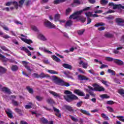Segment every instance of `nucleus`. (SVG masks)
Here are the masks:
<instances>
[{
  "mask_svg": "<svg viewBox=\"0 0 124 124\" xmlns=\"http://www.w3.org/2000/svg\"><path fill=\"white\" fill-rule=\"evenodd\" d=\"M64 94H66V95H64L63 97L67 102H71V101H72L73 100H78V97L68 90H65L64 91Z\"/></svg>",
  "mask_w": 124,
  "mask_h": 124,
  "instance_id": "1",
  "label": "nucleus"
},
{
  "mask_svg": "<svg viewBox=\"0 0 124 124\" xmlns=\"http://www.w3.org/2000/svg\"><path fill=\"white\" fill-rule=\"evenodd\" d=\"M52 80L54 82L55 84H57V85L62 86L63 87H69V86H70V84L66 82L57 76H52Z\"/></svg>",
  "mask_w": 124,
  "mask_h": 124,
  "instance_id": "2",
  "label": "nucleus"
},
{
  "mask_svg": "<svg viewBox=\"0 0 124 124\" xmlns=\"http://www.w3.org/2000/svg\"><path fill=\"white\" fill-rule=\"evenodd\" d=\"M64 107L66 110H67L69 112H72V113H75V112H77V111H80L81 113L83 114H84L85 115H87L88 116H91V114L89 113V111L87 110H85L82 109H77L76 110L73 109L72 107L70 106H67V105H65L64 106Z\"/></svg>",
  "mask_w": 124,
  "mask_h": 124,
  "instance_id": "3",
  "label": "nucleus"
},
{
  "mask_svg": "<svg viewBox=\"0 0 124 124\" xmlns=\"http://www.w3.org/2000/svg\"><path fill=\"white\" fill-rule=\"evenodd\" d=\"M88 89H85L86 92L87 93H89L91 95V96H93V97H94L95 96V94L93 93V91H95L93 88L88 86Z\"/></svg>",
  "mask_w": 124,
  "mask_h": 124,
  "instance_id": "4",
  "label": "nucleus"
},
{
  "mask_svg": "<svg viewBox=\"0 0 124 124\" xmlns=\"http://www.w3.org/2000/svg\"><path fill=\"white\" fill-rule=\"evenodd\" d=\"M82 13L83 11H79L75 12L74 14L70 16L69 19H73L74 20H75V19H78L79 16H78L77 15H81V14H82Z\"/></svg>",
  "mask_w": 124,
  "mask_h": 124,
  "instance_id": "5",
  "label": "nucleus"
},
{
  "mask_svg": "<svg viewBox=\"0 0 124 124\" xmlns=\"http://www.w3.org/2000/svg\"><path fill=\"white\" fill-rule=\"evenodd\" d=\"M93 87H94V90L96 92H104V91H105V89H104V88L96 84H94L93 85Z\"/></svg>",
  "mask_w": 124,
  "mask_h": 124,
  "instance_id": "6",
  "label": "nucleus"
},
{
  "mask_svg": "<svg viewBox=\"0 0 124 124\" xmlns=\"http://www.w3.org/2000/svg\"><path fill=\"white\" fill-rule=\"evenodd\" d=\"M45 25L46 26L47 28H49V29H55L56 28V26H55V25H54L51 22H50L47 20H46L45 21Z\"/></svg>",
  "mask_w": 124,
  "mask_h": 124,
  "instance_id": "7",
  "label": "nucleus"
},
{
  "mask_svg": "<svg viewBox=\"0 0 124 124\" xmlns=\"http://www.w3.org/2000/svg\"><path fill=\"white\" fill-rule=\"evenodd\" d=\"M116 22L118 26L124 27V20L123 18H117L115 19Z\"/></svg>",
  "mask_w": 124,
  "mask_h": 124,
  "instance_id": "8",
  "label": "nucleus"
},
{
  "mask_svg": "<svg viewBox=\"0 0 124 124\" xmlns=\"http://www.w3.org/2000/svg\"><path fill=\"white\" fill-rule=\"evenodd\" d=\"M22 63L25 68H26L28 71H29L30 73L32 71V69L31 68V66L28 65L29 63H30L29 62H27V61H22Z\"/></svg>",
  "mask_w": 124,
  "mask_h": 124,
  "instance_id": "9",
  "label": "nucleus"
},
{
  "mask_svg": "<svg viewBox=\"0 0 124 124\" xmlns=\"http://www.w3.org/2000/svg\"><path fill=\"white\" fill-rule=\"evenodd\" d=\"M78 79L79 81H91V79L88 77L82 75H78Z\"/></svg>",
  "mask_w": 124,
  "mask_h": 124,
  "instance_id": "10",
  "label": "nucleus"
},
{
  "mask_svg": "<svg viewBox=\"0 0 124 124\" xmlns=\"http://www.w3.org/2000/svg\"><path fill=\"white\" fill-rule=\"evenodd\" d=\"M5 112L9 118L10 119H12V118H13V113L12 112V111L10 110V109L7 108L5 110Z\"/></svg>",
  "mask_w": 124,
  "mask_h": 124,
  "instance_id": "11",
  "label": "nucleus"
},
{
  "mask_svg": "<svg viewBox=\"0 0 124 124\" xmlns=\"http://www.w3.org/2000/svg\"><path fill=\"white\" fill-rule=\"evenodd\" d=\"M20 50L25 52V53L28 54V56H29L30 57L31 56V51L28 48H27V47L24 46L21 47H20Z\"/></svg>",
  "mask_w": 124,
  "mask_h": 124,
  "instance_id": "12",
  "label": "nucleus"
},
{
  "mask_svg": "<svg viewBox=\"0 0 124 124\" xmlns=\"http://www.w3.org/2000/svg\"><path fill=\"white\" fill-rule=\"evenodd\" d=\"M74 93H76V94H78L80 96H85V93H84L83 92L80 91V90H75L74 92Z\"/></svg>",
  "mask_w": 124,
  "mask_h": 124,
  "instance_id": "13",
  "label": "nucleus"
},
{
  "mask_svg": "<svg viewBox=\"0 0 124 124\" xmlns=\"http://www.w3.org/2000/svg\"><path fill=\"white\" fill-rule=\"evenodd\" d=\"M114 62L116 63V64H118V65L120 66L124 65V62L119 59H114Z\"/></svg>",
  "mask_w": 124,
  "mask_h": 124,
  "instance_id": "14",
  "label": "nucleus"
},
{
  "mask_svg": "<svg viewBox=\"0 0 124 124\" xmlns=\"http://www.w3.org/2000/svg\"><path fill=\"white\" fill-rule=\"evenodd\" d=\"M39 50H41V51H44L45 52V53H47V54H53L52 52L47 50L46 49V48L44 46L40 47L39 48Z\"/></svg>",
  "mask_w": 124,
  "mask_h": 124,
  "instance_id": "15",
  "label": "nucleus"
},
{
  "mask_svg": "<svg viewBox=\"0 0 124 124\" xmlns=\"http://www.w3.org/2000/svg\"><path fill=\"white\" fill-rule=\"evenodd\" d=\"M73 24V22L71 20H68L66 22L64 27L66 28H67L68 27H71Z\"/></svg>",
  "mask_w": 124,
  "mask_h": 124,
  "instance_id": "16",
  "label": "nucleus"
},
{
  "mask_svg": "<svg viewBox=\"0 0 124 124\" xmlns=\"http://www.w3.org/2000/svg\"><path fill=\"white\" fill-rule=\"evenodd\" d=\"M49 93L51 94H52L53 96L55 97H58V98H60L61 97V94L60 93H58L54 91H49Z\"/></svg>",
  "mask_w": 124,
  "mask_h": 124,
  "instance_id": "17",
  "label": "nucleus"
},
{
  "mask_svg": "<svg viewBox=\"0 0 124 124\" xmlns=\"http://www.w3.org/2000/svg\"><path fill=\"white\" fill-rule=\"evenodd\" d=\"M39 39L42 41H47V38L44 36L42 34H39L38 36Z\"/></svg>",
  "mask_w": 124,
  "mask_h": 124,
  "instance_id": "18",
  "label": "nucleus"
},
{
  "mask_svg": "<svg viewBox=\"0 0 124 124\" xmlns=\"http://www.w3.org/2000/svg\"><path fill=\"white\" fill-rule=\"evenodd\" d=\"M39 75V78H50V75L45 74L44 73H41Z\"/></svg>",
  "mask_w": 124,
  "mask_h": 124,
  "instance_id": "19",
  "label": "nucleus"
},
{
  "mask_svg": "<svg viewBox=\"0 0 124 124\" xmlns=\"http://www.w3.org/2000/svg\"><path fill=\"white\" fill-rule=\"evenodd\" d=\"M21 40L22 41H24V42H25V43H27V44H31V43H32V41L31 39H28L24 38H21Z\"/></svg>",
  "mask_w": 124,
  "mask_h": 124,
  "instance_id": "20",
  "label": "nucleus"
},
{
  "mask_svg": "<svg viewBox=\"0 0 124 124\" xmlns=\"http://www.w3.org/2000/svg\"><path fill=\"white\" fill-rule=\"evenodd\" d=\"M79 64L80 65H82L83 68H87V67H88V63H85L82 60L79 62Z\"/></svg>",
  "mask_w": 124,
  "mask_h": 124,
  "instance_id": "21",
  "label": "nucleus"
},
{
  "mask_svg": "<svg viewBox=\"0 0 124 124\" xmlns=\"http://www.w3.org/2000/svg\"><path fill=\"white\" fill-rule=\"evenodd\" d=\"M2 92H4L6 93H8V94H10L11 93V91H10V89L6 87H3L2 88Z\"/></svg>",
  "mask_w": 124,
  "mask_h": 124,
  "instance_id": "22",
  "label": "nucleus"
},
{
  "mask_svg": "<svg viewBox=\"0 0 124 124\" xmlns=\"http://www.w3.org/2000/svg\"><path fill=\"white\" fill-rule=\"evenodd\" d=\"M62 66L63 67H64V68H66L67 69H70V70L72 69V66L68 64L63 63L62 64Z\"/></svg>",
  "mask_w": 124,
  "mask_h": 124,
  "instance_id": "23",
  "label": "nucleus"
},
{
  "mask_svg": "<svg viewBox=\"0 0 124 124\" xmlns=\"http://www.w3.org/2000/svg\"><path fill=\"white\" fill-rule=\"evenodd\" d=\"M81 4V2L79 0H74V2L72 4V6H76Z\"/></svg>",
  "mask_w": 124,
  "mask_h": 124,
  "instance_id": "24",
  "label": "nucleus"
},
{
  "mask_svg": "<svg viewBox=\"0 0 124 124\" xmlns=\"http://www.w3.org/2000/svg\"><path fill=\"white\" fill-rule=\"evenodd\" d=\"M0 60L2 61V62H5L8 61V59L3 56V55H1V54L0 53Z\"/></svg>",
  "mask_w": 124,
  "mask_h": 124,
  "instance_id": "25",
  "label": "nucleus"
},
{
  "mask_svg": "<svg viewBox=\"0 0 124 124\" xmlns=\"http://www.w3.org/2000/svg\"><path fill=\"white\" fill-rule=\"evenodd\" d=\"M6 69L3 67L0 66V75H2L4 73H5Z\"/></svg>",
  "mask_w": 124,
  "mask_h": 124,
  "instance_id": "26",
  "label": "nucleus"
},
{
  "mask_svg": "<svg viewBox=\"0 0 124 124\" xmlns=\"http://www.w3.org/2000/svg\"><path fill=\"white\" fill-rule=\"evenodd\" d=\"M51 58L53 59V61H55L56 62H61V59L55 55H52Z\"/></svg>",
  "mask_w": 124,
  "mask_h": 124,
  "instance_id": "27",
  "label": "nucleus"
},
{
  "mask_svg": "<svg viewBox=\"0 0 124 124\" xmlns=\"http://www.w3.org/2000/svg\"><path fill=\"white\" fill-rule=\"evenodd\" d=\"M61 17V15L59 14H56L54 16V21L55 22H58L60 21V18Z\"/></svg>",
  "mask_w": 124,
  "mask_h": 124,
  "instance_id": "28",
  "label": "nucleus"
},
{
  "mask_svg": "<svg viewBox=\"0 0 124 124\" xmlns=\"http://www.w3.org/2000/svg\"><path fill=\"white\" fill-rule=\"evenodd\" d=\"M121 8H122V9H124V6H122L121 4H118V5H115L113 7V9H121Z\"/></svg>",
  "mask_w": 124,
  "mask_h": 124,
  "instance_id": "29",
  "label": "nucleus"
},
{
  "mask_svg": "<svg viewBox=\"0 0 124 124\" xmlns=\"http://www.w3.org/2000/svg\"><path fill=\"white\" fill-rule=\"evenodd\" d=\"M103 26H105V23L103 22H98L97 24L94 25V27H103Z\"/></svg>",
  "mask_w": 124,
  "mask_h": 124,
  "instance_id": "30",
  "label": "nucleus"
},
{
  "mask_svg": "<svg viewBox=\"0 0 124 124\" xmlns=\"http://www.w3.org/2000/svg\"><path fill=\"white\" fill-rule=\"evenodd\" d=\"M78 19H79L80 21L82 22V23H84V22H86V18H85L82 16H78Z\"/></svg>",
  "mask_w": 124,
  "mask_h": 124,
  "instance_id": "31",
  "label": "nucleus"
},
{
  "mask_svg": "<svg viewBox=\"0 0 124 124\" xmlns=\"http://www.w3.org/2000/svg\"><path fill=\"white\" fill-rule=\"evenodd\" d=\"M123 48H124V47L123 46L117 47L116 49H114L113 50V53H114V54H119V51H118V50H122Z\"/></svg>",
  "mask_w": 124,
  "mask_h": 124,
  "instance_id": "32",
  "label": "nucleus"
},
{
  "mask_svg": "<svg viewBox=\"0 0 124 124\" xmlns=\"http://www.w3.org/2000/svg\"><path fill=\"white\" fill-rule=\"evenodd\" d=\"M26 89L30 93H31V94L33 93V89H32V88H31L30 86H27Z\"/></svg>",
  "mask_w": 124,
  "mask_h": 124,
  "instance_id": "33",
  "label": "nucleus"
},
{
  "mask_svg": "<svg viewBox=\"0 0 124 124\" xmlns=\"http://www.w3.org/2000/svg\"><path fill=\"white\" fill-rule=\"evenodd\" d=\"M47 71L50 74H59V72H57V71H56L55 70H48Z\"/></svg>",
  "mask_w": 124,
  "mask_h": 124,
  "instance_id": "34",
  "label": "nucleus"
},
{
  "mask_svg": "<svg viewBox=\"0 0 124 124\" xmlns=\"http://www.w3.org/2000/svg\"><path fill=\"white\" fill-rule=\"evenodd\" d=\"M0 48H1V49H2V50H3V51H6V52H10V53H11V51L4 46H0Z\"/></svg>",
  "mask_w": 124,
  "mask_h": 124,
  "instance_id": "35",
  "label": "nucleus"
},
{
  "mask_svg": "<svg viewBox=\"0 0 124 124\" xmlns=\"http://www.w3.org/2000/svg\"><path fill=\"white\" fill-rule=\"evenodd\" d=\"M11 70H12V71H17V70H18V66L16 65H13L11 67Z\"/></svg>",
  "mask_w": 124,
  "mask_h": 124,
  "instance_id": "36",
  "label": "nucleus"
},
{
  "mask_svg": "<svg viewBox=\"0 0 124 124\" xmlns=\"http://www.w3.org/2000/svg\"><path fill=\"white\" fill-rule=\"evenodd\" d=\"M100 3L102 5H106L108 3V0H101L100 1Z\"/></svg>",
  "mask_w": 124,
  "mask_h": 124,
  "instance_id": "37",
  "label": "nucleus"
},
{
  "mask_svg": "<svg viewBox=\"0 0 124 124\" xmlns=\"http://www.w3.org/2000/svg\"><path fill=\"white\" fill-rule=\"evenodd\" d=\"M101 116L102 118H103V119H105L106 121H108L109 120V117H108L106 114L104 113H102L101 114Z\"/></svg>",
  "mask_w": 124,
  "mask_h": 124,
  "instance_id": "38",
  "label": "nucleus"
},
{
  "mask_svg": "<svg viewBox=\"0 0 124 124\" xmlns=\"http://www.w3.org/2000/svg\"><path fill=\"white\" fill-rule=\"evenodd\" d=\"M13 4L14 5L15 8H16V9H18V7H19V3H18V2L15 1L13 2Z\"/></svg>",
  "mask_w": 124,
  "mask_h": 124,
  "instance_id": "39",
  "label": "nucleus"
},
{
  "mask_svg": "<svg viewBox=\"0 0 124 124\" xmlns=\"http://www.w3.org/2000/svg\"><path fill=\"white\" fill-rule=\"evenodd\" d=\"M69 116L71 118L72 121H73V122H78V121H79L78 119L75 118L74 116L72 115H69Z\"/></svg>",
  "mask_w": 124,
  "mask_h": 124,
  "instance_id": "40",
  "label": "nucleus"
},
{
  "mask_svg": "<svg viewBox=\"0 0 124 124\" xmlns=\"http://www.w3.org/2000/svg\"><path fill=\"white\" fill-rule=\"evenodd\" d=\"M116 118H118L119 120V121H121V122H123L124 123V116H118L116 117Z\"/></svg>",
  "mask_w": 124,
  "mask_h": 124,
  "instance_id": "41",
  "label": "nucleus"
},
{
  "mask_svg": "<svg viewBox=\"0 0 124 124\" xmlns=\"http://www.w3.org/2000/svg\"><path fill=\"white\" fill-rule=\"evenodd\" d=\"M40 120L43 124H48V120L46 119V118H41Z\"/></svg>",
  "mask_w": 124,
  "mask_h": 124,
  "instance_id": "42",
  "label": "nucleus"
},
{
  "mask_svg": "<svg viewBox=\"0 0 124 124\" xmlns=\"http://www.w3.org/2000/svg\"><path fill=\"white\" fill-rule=\"evenodd\" d=\"M35 98L38 101H41L43 100V97L38 95L36 96Z\"/></svg>",
  "mask_w": 124,
  "mask_h": 124,
  "instance_id": "43",
  "label": "nucleus"
},
{
  "mask_svg": "<svg viewBox=\"0 0 124 124\" xmlns=\"http://www.w3.org/2000/svg\"><path fill=\"white\" fill-rule=\"evenodd\" d=\"M84 32H85V30H79L78 31V33L79 35H82V34H84Z\"/></svg>",
  "mask_w": 124,
  "mask_h": 124,
  "instance_id": "44",
  "label": "nucleus"
},
{
  "mask_svg": "<svg viewBox=\"0 0 124 124\" xmlns=\"http://www.w3.org/2000/svg\"><path fill=\"white\" fill-rule=\"evenodd\" d=\"M108 73H111V75H116V73L114 71L111 69H108Z\"/></svg>",
  "mask_w": 124,
  "mask_h": 124,
  "instance_id": "45",
  "label": "nucleus"
},
{
  "mask_svg": "<svg viewBox=\"0 0 124 124\" xmlns=\"http://www.w3.org/2000/svg\"><path fill=\"white\" fill-rule=\"evenodd\" d=\"M85 14L87 18H90V17H92V16H93V15L91 12L85 13Z\"/></svg>",
  "mask_w": 124,
  "mask_h": 124,
  "instance_id": "46",
  "label": "nucleus"
},
{
  "mask_svg": "<svg viewBox=\"0 0 124 124\" xmlns=\"http://www.w3.org/2000/svg\"><path fill=\"white\" fill-rule=\"evenodd\" d=\"M100 97L102 98H110V96L107 95V94H102L100 95Z\"/></svg>",
  "mask_w": 124,
  "mask_h": 124,
  "instance_id": "47",
  "label": "nucleus"
},
{
  "mask_svg": "<svg viewBox=\"0 0 124 124\" xmlns=\"http://www.w3.org/2000/svg\"><path fill=\"white\" fill-rule=\"evenodd\" d=\"M101 82H102V84H104V85H105L106 87H109V85H108V84H107V83H108V81H104V80H102Z\"/></svg>",
  "mask_w": 124,
  "mask_h": 124,
  "instance_id": "48",
  "label": "nucleus"
},
{
  "mask_svg": "<svg viewBox=\"0 0 124 124\" xmlns=\"http://www.w3.org/2000/svg\"><path fill=\"white\" fill-rule=\"evenodd\" d=\"M105 36H106V37H112V36H113V35L110 33H107L105 34Z\"/></svg>",
  "mask_w": 124,
  "mask_h": 124,
  "instance_id": "49",
  "label": "nucleus"
},
{
  "mask_svg": "<svg viewBox=\"0 0 124 124\" xmlns=\"http://www.w3.org/2000/svg\"><path fill=\"white\" fill-rule=\"evenodd\" d=\"M106 61H108V62H112V61H114V59L113 58L111 57H106Z\"/></svg>",
  "mask_w": 124,
  "mask_h": 124,
  "instance_id": "50",
  "label": "nucleus"
},
{
  "mask_svg": "<svg viewBox=\"0 0 124 124\" xmlns=\"http://www.w3.org/2000/svg\"><path fill=\"white\" fill-rule=\"evenodd\" d=\"M107 109L109 111V112H114V109L111 107H107Z\"/></svg>",
  "mask_w": 124,
  "mask_h": 124,
  "instance_id": "51",
  "label": "nucleus"
},
{
  "mask_svg": "<svg viewBox=\"0 0 124 124\" xmlns=\"http://www.w3.org/2000/svg\"><path fill=\"white\" fill-rule=\"evenodd\" d=\"M12 103L15 106H18V102L15 100H12Z\"/></svg>",
  "mask_w": 124,
  "mask_h": 124,
  "instance_id": "52",
  "label": "nucleus"
},
{
  "mask_svg": "<svg viewBox=\"0 0 124 124\" xmlns=\"http://www.w3.org/2000/svg\"><path fill=\"white\" fill-rule=\"evenodd\" d=\"M71 12V9L70 8H68L66 10V15L67 16V15H69V13Z\"/></svg>",
  "mask_w": 124,
  "mask_h": 124,
  "instance_id": "53",
  "label": "nucleus"
},
{
  "mask_svg": "<svg viewBox=\"0 0 124 124\" xmlns=\"http://www.w3.org/2000/svg\"><path fill=\"white\" fill-rule=\"evenodd\" d=\"M46 102L48 103V104H52L53 103V100L51 98L46 99Z\"/></svg>",
  "mask_w": 124,
  "mask_h": 124,
  "instance_id": "54",
  "label": "nucleus"
},
{
  "mask_svg": "<svg viewBox=\"0 0 124 124\" xmlns=\"http://www.w3.org/2000/svg\"><path fill=\"white\" fill-rule=\"evenodd\" d=\"M82 104H83L82 101L78 102L77 103V107H81L82 106Z\"/></svg>",
  "mask_w": 124,
  "mask_h": 124,
  "instance_id": "55",
  "label": "nucleus"
},
{
  "mask_svg": "<svg viewBox=\"0 0 124 124\" xmlns=\"http://www.w3.org/2000/svg\"><path fill=\"white\" fill-rule=\"evenodd\" d=\"M115 102L113 101H108L107 102V104H108V105H113Z\"/></svg>",
  "mask_w": 124,
  "mask_h": 124,
  "instance_id": "56",
  "label": "nucleus"
},
{
  "mask_svg": "<svg viewBox=\"0 0 124 124\" xmlns=\"http://www.w3.org/2000/svg\"><path fill=\"white\" fill-rule=\"evenodd\" d=\"M109 6H113V9H114V7H115V6H116V5H118V4H115L113 2H110L108 4Z\"/></svg>",
  "mask_w": 124,
  "mask_h": 124,
  "instance_id": "57",
  "label": "nucleus"
},
{
  "mask_svg": "<svg viewBox=\"0 0 124 124\" xmlns=\"http://www.w3.org/2000/svg\"><path fill=\"white\" fill-rule=\"evenodd\" d=\"M119 93L121 94V95H123V94H124V89H120L119 91Z\"/></svg>",
  "mask_w": 124,
  "mask_h": 124,
  "instance_id": "58",
  "label": "nucleus"
},
{
  "mask_svg": "<svg viewBox=\"0 0 124 124\" xmlns=\"http://www.w3.org/2000/svg\"><path fill=\"white\" fill-rule=\"evenodd\" d=\"M32 76L34 78H39V75L37 73H33Z\"/></svg>",
  "mask_w": 124,
  "mask_h": 124,
  "instance_id": "59",
  "label": "nucleus"
},
{
  "mask_svg": "<svg viewBox=\"0 0 124 124\" xmlns=\"http://www.w3.org/2000/svg\"><path fill=\"white\" fill-rule=\"evenodd\" d=\"M31 29L32 30H33V31H38V30L36 26H31Z\"/></svg>",
  "mask_w": 124,
  "mask_h": 124,
  "instance_id": "60",
  "label": "nucleus"
},
{
  "mask_svg": "<svg viewBox=\"0 0 124 124\" xmlns=\"http://www.w3.org/2000/svg\"><path fill=\"white\" fill-rule=\"evenodd\" d=\"M61 0H55L54 1V4H59V3H61Z\"/></svg>",
  "mask_w": 124,
  "mask_h": 124,
  "instance_id": "61",
  "label": "nucleus"
},
{
  "mask_svg": "<svg viewBox=\"0 0 124 124\" xmlns=\"http://www.w3.org/2000/svg\"><path fill=\"white\" fill-rule=\"evenodd\" d=\"M3 38H5V39H8V38H10V36L8 35H4L2 36Z\"/></svg>",
  "mask_w": 124,
  "mask_h": 124,
  "instance_id": "62",
  "label": "nucleus"
},
{
  "mask_svg": "<svg viewBox=\"0 0 124 124\" xmlns=\"http://www.w3.org/2000/svg\"><path fill=\"white\" fill-rule=\"evenodd\" d=\"M55 115L58 117V118H61L62 117V114L61 113V112H56L55 113Z\"/></svg>",
  "mask_w": 124,
  "mask_h": 124,
  "instance_id": "63",
  "label": "nucleus"
},
{
  "mask_svg": "<svg viewBox=\"0 0 124 124\" xmlns=\"http://www.w3.org/2000/svg\"><path fill=\"white\" fill-rule=\"evenodd\" d=\"M105 67H108V65H105V64H102L101 66L100 67V68L102 69V68H105Z\"/></svg>",
  "mask_w": 124,
  "mask_h": 124,
  "instance_id": "64",
  "label": "nucleus"
}]
</instances>
